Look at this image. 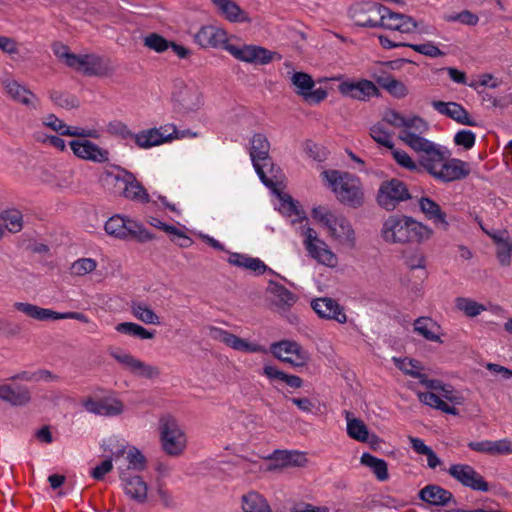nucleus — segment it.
I'll list each match as a JSON object with an SVG mask.
<instances>
[{"label":"nucleus","instance_id":"nucleus-1","mask_svg":"<svg viewBox=\"0 0 512 512\" xmlns=\"http://www.w3.org/2000/svg\"><path fill=\"white\" fill-rule=\"evenodd\" d=\"M194 41L202 48H217L223 45V48L239 61L255 64L267 65L277 58L282 57L277 52L258 45L238 46L227 42L226 32L212 25L203 26L194 35Z\"/></svg>","mask_w":512,"mask_h":512},{"label":"nucleus","instance_id":"nucleus-2","mask_svg":"<svg viewBox=\"0 0 512 512\" xmlns=\"http://www.w3.org/2000/svg\"><path fill=\"white\" fill-rule=\"evenodd\" d=\"M434 235V230L404 214L390 215L383 223L381 236L390 244H423Z\"/></svg>","mask_w":512,"mask_h":512},{"label":"nucleus","instance_id":"nucleus-3","mask_svg":"<svg viewBox=\"0 0 512 512\" xmlns=\"http://www.w3.org/2000/svg\"><path fill=\"white\" fill-rule=\"evenodd\" d=\"M352 11L356 18H359L363 13H374L379 17V20H375L374 18L366 20L359 19L358 26L360 27H381L401 33H412L418 27V23L413 17L394 12L390 8L374 1L357 2Z\"/></svg>","mask_w":512,"mask_h":512},{"label":"nucleus","instance_id":"nucleus-4","mask_svg":"<svg viewBox=\"0 0 512 512\" xmlns=\"http://www.w3.org/2000/svg\"><path fill=\"white\" fill-rule=\"evenodd\" d=\"M321 175L342 204L354 209L364 204L363 186L358 176L339 170H324Z\"/></svg>","mask_w":512,"mask_h":512},{"label":"nucleus","instance_id":"nucleus-5","mask_svg":"<svg viewBox=\"0 0 512 512\" xmlns=\"http://www.w3.org/2000/svg\"><path fill=\"white\" fill-rule=\"evenodd\" d=\"M118 173L107 172L105 181L113 186V193L138 203H149L150 196L136 176L125 168L116 167Z\"/></svg>","mask_w":512,"mask_h":512},{"label":"nucleus","instance_id":"nucleus-6","mask_svg":"<svg viewBox=\"0 0 512 512\" xmlns=\"http://www.w3.org/2000/svg\"><path fill=\"white\" fill-rule=\"evenodd\" d=\"M160 439L164 452L170 456L182 454L186 446V437L177 420L167 414L159 421Z\"/></svg>","mask_w":512,"mask_h":512},{"label":"nucleus","instance_id":"nucleus-7","mask_svg":"<svg viewBox=\"0 0 512 512\" xmlns=\"http://www.w3.org/2000/svg\"><path fill=\"white\" fill-rule=\"evenodd\" d=\"M108 132L113 135L120 136L123 139L134 138L135 143L140 148H151L168 142L172 139V134L164 135L157 128L143 130L134 134L129 130L126 124L121 121H112L108 124Z\"/></svg>","mask_w":512,"mask_h":512},{"label":"nucleus","instance_id":"nucleus-8","mask_svg":"<svg viewBox=\"0 0 512 512\" xmlns=\"http://www.w3.org/2000/svg\"><path fill=\"white\" fill-rule=\"evenodd\" d=\"M339 81L338 92L346 98L368 102L371 98H379L381 92L376 84L368 79L359 78L357 80L345 78L343 75L335 77Z\"/></svg>","mask_w":512,"mask_h":512},{"label":"nucleus","instance_id":"nucleus-9","mask_svg":"<svg viewBox=\"0 0 512 512\" xmlns=\"http://www.w3.org/2000/svg\"><path fill=\"white\" fill-rule=\"evenodd\" d=\"M173 106L183 115L197 111L202 105L201 93L195 86H188L182 79H176L172 92Z\"/></svg>","mask_w":512,"mask_h":512},{"label":"nucleus","instance_id":"nucleus-10","mask_svg":"<svg viewBox=\"0 0 512 512\" xmlns=\"http://www.w3.org/2000/svg\"><path fill=\"white\" fill-rule=\"evenodd\" d=\"M411 198L412 196L407 185L397 178H392L380 184L377 203L385 210L393 211L400 202L410 200Z\"/></svg>","mask_w":512,"mask_h":512},{"label":"nucleus","instance_id":"nucleus-11","mask_svg":"<svg viewBox=\"0 0 512 512\" xmlns=\"http://www.w3.org/2000/svg\"><path fill=\"white\" fill-rule=\"evenodd\" d=\"M14 308L38 321L75 319L83 323H88V317L81 312H56L48 308H42L37 305L25 302H15Z\"/></svg>","mask_w":512,"mask_h":512},{"label":"nucleus","instance_id":"nucleus-12","mask_svg":"<svg viewBox=\"0 0 512 512\" xmlns=\"http://www.w3.org/2000/svg\"><path fill=\"white\" fill-rule=\"evenodd\" d=\"M447 473L462 486L474 491L488 492L490 487L484 477L468 464H453Z\"/></svg>","mask_w":512,"mask_h":512},{"label":"nucleus","instance_id":"nucleus-13","mask_svg":"<svg viewBox=\"0 0 512 512\" xmlns=\"http://www.w3.org/2000/svg\"><path fill=\"white\" fill-rule=\"evenodd\" d=\"M303 234L305 236L304 245L309 255L319 263L332 266L336 261V256L327 244L318 238L316 231L311 227H306Z\"/></svg>","mask_w":512,"mask_h":512},{"label":"nucleus","instance_id":"nucleus-14","mask_svg":"<svg viewBox=\"0 0 512 512\" xmlns=\"http://www.w3.org/2000/svg\"><path fill=\"white\" fill-rule=\"evenodd\" d=\"M109 354L121 365H123L126 369H128L134 375L146 378L153 379L159 376V369L155 366L147 364L140 359H137L130 353L122 352L121 350H111Z\"/></svg>","mask_w":512,"mask_h":512},{"label":"nucleus","instance_id":"nucleus-15","mask_svg":"<svg viewBox=\"0 0 512 512\" xmlns=\"http://www.w3.org/2000/svg\"><path fill=\"white\" fill-rule=\"evenodd\" d=\"M270 150V142L268 141L267 137L262 133H256L253 135L251 139V148H250V157L253 164V167L263 183L267 188H273L274 184L272 183L270 178H267V175H265L260 166L258 165V162L261 160H267V157Z\"/></svg>","mask_w":512,"mask_h":512},{"label":"nucleus","instance_id":"nucleus-16","mask_svg":"<svg viewBox=\"0 0 512 512\" xmlns=\"http://www.w3.org/2000/svg\"><path fill=\"white\" fill-rule=\"evenodd\" d=\"M293 85L296 87V93L303 97L308 104H319L327 97V91L319 87L312 90L314 80L304 72H295L291 78Z\"/></svg>","mask_w":512,"mask_h":512},{"label":"nucleus","instance_id":"nucleus-17","mask_svg":"<svg viewBox=\"0 0 512 512\" xmlns=\"http://www.w3.org/2000/svg\"><path fill=\"white\" fill-rule=\"evenodd\" d=\"M211 336L228 347L246 353H265L266 349L256 343H250L246 339L240 338L237 335L217 327H211Z\"/></svg>","mask_w":512,"mask_h":512},{"label":"nucleus","instance_id":"nucleus-18","mask_svg":"<svg viewBox=\"0 0 512 512\" xmlns=\"http://www.w3.org/2000/svg\"><path fill=\"white\" fill-rule=\"evenodd\" d=\"M69 146L78 158L96 163H104L109 160V152L90 140H72L69 142Z\"/></svg>","mask_w":512,"mask_h":512},{"label":"nucleus","instance_id":"nucleus-19","mask_svg":"<svg viewBox=\"0 0 512 512\" xmlns=\"http://www.w3.org/2000/svg\"><path fill=\"white\" fill-rule=\"evenodd\" d=\"M418 498L431 506L444 507L450 503L457 504V501L449 490L436 485L428 484L418 492Z\"/></svg>","mask_w":512,"mask_h":512},{"label":"nucleus","instance_id":"nucleus-20","mask_svg":"<svg viewBox=\"0 0 512 512\" xmlns=\"http://www.w3.org/2000/svg\"><path fill=\"white\" fill-rule=\"evenodd\" d=\"M311 307L320 318L335 320L341 324L347 321L343 308L332 298L314 299L311 302Z\"/></svg>","mask_w":512,"mask_h":512},{"label":"nucleus","instance_id":"nucleus-21","mask_svg":"<svg viewBox=\"0 0 512 512\" xmlns=\"http://www.w3.org/2000/svg\"><path fill=\"white\" fill-rule=\"evenodd\" d=\"M431 104L440 114L451 118L459 124L472 127L477 126V122L470 117L468 111L459 103L434 100Z\"/></svg>","mask_w":512,"mask_h":512},{"label":"nucleus","instance_id":"nucleus-22","mask_svg":"<svg viewBox=\"0 0 512 512\" xmlns=\"http://www.w3.org/2000/svg\"><path fill=\"white\" fill-rule=\"evenodd\" d=\"M470 174L469 164L457 158L443 161L436 179L448 183L466 178Z\"/></svg>","mask_w":512,"mask_h":512},{"label":"nucleus","instance_id":"nucleus-23","mask_svg":"<svg viewBox=\"0 0 512 512\" xmlns=\"http://www.w3.org/2000/svg\"><path fill=\"white\" fill-rule=\"evenodd\" d=\"M420 211L425 215V218L431 221L436 227L447 231L449 229V222L447 221V214L442 210L440 205L430 197L423 196L418 200Z\"/></svg>","mask_w":512,"mask_h":512},{"label":"nucleus","instance_id":"nucleus-24","mask_svg":"<svg viewBox=\"0 0 512 512\" xmlns=\"http://www.w3.org/2000/svg\"><path fill=\"white\" fill-rule=\"evenodd\" d=\"M119 477L124 484V491L128 496L138 503L146 501L148 486L141 476H131L127 470H122Z\"/></svg>","mask_w":512,"mask_h":512},{"label":"nucleus","instance_id":"nucleus-25","mask_svg":"<svg viewBox=\"0 0 512 512\" xmlns=\"http://www.w3.org/2000/svg\"><path fill=\"white\" fill-rule=\"evenodd\" d=\"M83 406L88 412L101 416H117L124 411V405L118 399L88 398L83 402Z\"/></svg>","mask_w":512,"mask_h":512},{"label":"nucleus","instance_id":"nucleus-26","mask_svg":"<svg viewBox=\"0 0 512 512\" xmlns=\"http://www.w3.org/2000/svg\"><path fill=\"white\" fill-rule=\"evenodd\" d=\"M449 155V151L447 149H442L436 144L432 147V149L427 150L426 153H423L419 156V168L420 171L425 170L431 176L436 179V175L439 170H436L437 166H441L443 161Z\"/></svg>","mask_w":512,"mask_h":512},{"label":"nucleus","instance_id":"nucleus-27","mask_svg":"<svg viewBox=\"0 0 512 512\" xmlns=\"http://www.w3.org/2000/svg\"><path fill=\"white\" fill-rule=\"evenodd\" d=\"M111 68L109 60L97 56L95 54H85L81 72L86 76H106L110 73Z\"/></svg>","mask_w":512,"mask_h":512},{"label":"nucleus","instance_id":"nucleus-28","mask_svg":"<svg viewBox=\"0 0 512 512\" xmlns=\"http://www.w3.org/2000/svg\"><path fill=\"white\" fill-rule=\"evenodd\" d=\"M269 459L274 460L279 467H303L307 463L305 453L296 450H275Z\"/></svg>","mask_w":512,"mask_h":512},{"label":"nucleus","instance_id":"nucleus-29","mask_svg":"<svg viewBox=\"0 0 512 512\" xmlns=\"http://www.w3.org/2000/svg\"><path fill=\"white\" fill-rule=\"evenodd\" d=\"M219 12L230 22H248L247 13L232 0H211Z\"/></svg>","mask_w":512,"mask_h":512},{"label":"nucleus","instance_id":"nucleus-30","mask_svg":"<svg viewBox=\"0 0 512 512\" xmlns=\"http://www.w3.org/2000/svg\"><path fill=\"white\" fill-rule=\"evenodd\" d=\"M6 93L14 100L26 106H33L32 99L37 100V97L34 93L28 90L26 87L22 86L15 80H6L3 82Z\"/></svg>","mask_w":512,"mask_h":512},{"label":"nucleus","instance_id":"nucleus-31","mask_svg":"<svg viewBox=\"0 0 512 512\" xmlns=\"http://www.w3.org/2000/svg\"><path fill=\"white\" fill-rule=\"evenodd\" d=\"M332 236L343 240L353 246L355 244V232L345 217H334L330 227H328Z\"/></svg>","mask_w":512,"mask_h":512},{"label":"nucleus","instance_id":"nucleus-32","mask_svg":"<svg viewBox=\"0 0 512 512\" xmlns=\"http://www.w3.org/2000/svg\"><path fill=\"white\" fill-rule=\"evenodd\" d=\"M414 331L426 340L441 343L439 336L440 326L428 317H419L414 322Z\"/></svg>","mask_w":512,"mask_h":512},{"label":"nucleus","instance_id":"nucleus-33","mask_svg":"<svg viewBox=\"0 0 512 512\" xmlns=\"http://www.w3.org/2000/svg\"><path fill=\"white\" fill-rule=\"evenodd\" d=\"M242 512H272L267 500L258 492L242 496Z\"/></svg>","mask_w":512,"mask_h":512},{"label":"nucleus","instance_id":"nucleus-34","mask_svg":"<svg viewBox=\"0 0 512 512\" xmlns=\"http://www.w3.org/2000/svg\"><path fill=\"white\" fill-rule=\"evenodd\" d=\"M269 289L271 293H273L277 297V305L281 307L283 310L290 309V307H292L298 300V296L296 294H294L285 286L276 281H269Z\"/></svg>","mask_w":512,"mask_h":512},{"label":"nucleus","instance_id":"nucleus-35","mask_svg":"<svg viewBox=\"0 0 512 512\" xmlns=\"http://www.w3.org/2000/svg\"><path fill=\"white\" fill-rule=\"evenodd\" d=\"M131 220L120 215H114L106 221L104 229L111 236L119 239H128V228Z\"/></svg>","mask_w":512,"mask_h":512},{"label":"nucleus","instance_id":"nucleus-36","mask_svg":"<svg viewBox=\"0 0 512 512\" xmlns=\"http://www.w3.org/2000/svg\"><path fill=\"white\" fill-rule=\"evenodd\" d=\"M347 421V434L350 438L363 442L369 439V430L366 424L358 418L352 417V413L345 411Z\"/></svg>","mask_w":512,"mask_h":512},{"label":"nucleus","instance_id":"nucleus-37","mask_svg":"<svg viewBox=\"0 0 512 512\" xmlns=\"http://www.w3.org/2000/svg\"><path fill=\"white\" fill-rule=\"evenodd\" d=\"M115 330L121 334L128 335L137 339L146 340L155 337V330H148L134 322H122L115 326Z\"/></svg>","mask_w":512,"mask_h":512},{"label":"nucleus","instance_id":"nucleus-38","mask_svg":"<svg viewBox=\"0 0 512 512\" xmlns=\"http://www.w3.org/2000/svg\"><path fill=\"white\" fill-rule=\"evenodd\" d=\"M263 375L270 380L283 381L291 388H301L303 386V379L301 377L287 374L272 365H265L263 367Z\"/></svg>","mask_w":512,"mask_h":512},{"label":"nucleus","instance_id":"nucleus-39","mask_svg":"<svg viewBox=\"0 0 512 512\" xmlns=\"http://www.w3.org/2000/svg\"><path fill=\"white\" fill-rule=\"evenodd\" d=\"M360 462L371 468L379 481H386L389 478L388 465L385 460L377 458L370 453H363Z\"/></svg>","mask_w":512,"mask_h":512},{"label":"nucleus","instance_id":"nucleus-40","mask_svg":"<svg viewBox=\"0 0 512 512\" xmlns=\"http://www.w3.org/2000/svg\"><path fill=\"white\" fill-rule=\"evenodd\" d=\"M131 312L139 321L148 325H159V316L144 302H135L131 304Z\"/></svg>","mask_w":512,"mask_h":512},{"label":"nucleus","instance_id":"nucleus-41","mask_svg":"<svg viewBox=\"0 0 512 512\" xmlns=\"http://www.w3.org/2000/svg\"><path fill=\"white\" fill-rule=\"evenodd\" d=\"M400 139L409 145L413 150L422 152V154L426 153L427 150L432 149V147L435 145L432 141L409 130H403L401 132Z\"/></svg>","mask_w":512,"mask_h":512},{"label":"nucleus","instance_id":"nucleus-42","mask_svg":"<svg viewBox=\"0 0 512 512\" xmlns=\"http://www.w3.org/2000/svg\"><path fill=\"white\" fill-rule=\"evenodd\" d=\"M379 87L386 90L392 97L396 99L405 98L409 90L407 86L400 80L392 77L391 79H380Z\"/></svg>","mask_w":512,"mask_h":512},{"label":"nucleus","instance_id":"nucleus-43","mask_svg":"<svg viewBox=\"0 0 512 512\" xmlns=\"http://www.w3.org/2000/svg\"><path fill=\"white\" fill-rule=\"evenodd\" d=\"M279 199H280V206L279 211L286 215V216H292L297 215L299 217L298 221H302L306 219V216L304 212L299 209L297 205V201H295L289 194L279 193Z\"/></svg>","mask_w":512,"mask_h":512},{"label":"nucleus","instance_id":"nucleus-44","mask_svg":"<svg viewBox=\"0 0 512 512\" xmlns=\"http://www.w3.org/2000/svg\"><path fill=\"white\" fill-rule=\"evenodd\" d=\"M0 219L6 223V228L11 233H17L23 228V216L19 210H4L0 213Z\"/></svg>","mask_w":512,"mask_h":512},{"label":"nucleus","instance_id":"nucleus-45","mask_svg":"<svg viewBox=\"0 0 512 512\" xmlns=\"http://www.w3.org/2000/svg\"><path fill=\"white\" fill-rule=\"evenodd\" d=\"M31 401V393L28 387L18 385L16 387L11 386V392L8 393V397L5 402L12 406H25Z\"/></svg>","mask_w":512,"mask_h":512},{"label":"nucleus","instance_id":"nucleus-46","mask_svg":"<svg viewBox=\"0 0 512 512\" xmlns=\"http://www.w3.org/2000/svg\"><path fill=\"white\" fill-rule=\"evenodd\" d=\"M262 172L267 175V178H270L272 183L274 184L273 190L276 189V184L282 179V170L281 168L274 163L272 157L268 155L267 160H261L258 162Z\"/></svg>","mask_w":512,"mask_h":512},{"label":"nucleus","instance_id":"nucleus-47","mask_svg":"<svg viewBox=\"0 0 512 512\" xmlns=\"http://www.w3.org/2000/svg\"><path fill=\"white\" fill-rule=\"evenodd\" d=\"M50 99L58 106L66 109L77 108L80 103L78 98L75 95L52 90L50 91Z\"/></svg>","mask_w":512,"mask_h":512},{"label":"nucleus","instance_id":"nucleus-48","mask_svg":"<svg viewBox=\"0 0 512 512\" xmlns=\"http://www.w3.org/2000/svg\"><path fill=\"white\" fill-rule=\"evenodd\" d=\"M129 225L128 238L135 239L141 243L151 241L155 238V236L148 231L143 224L131 220Z\"/></svg>","mask_w":512,"mask_h":512},{"label":"nucleus","instance_id":"nucleus-49","mask_svg":"<svg viewBox=\"0 0 512 512\" xmlns=\"http://www.w3.org/2000/svg\"><path fill=\"white\" fill-rule=\"evenodd\" d=\"M126 459L128 461V468L135 471H143L146 468L147 459L143 453L136 447L132 446L128 449Z\"/></svg>","mask_w":512,"mask_h":512},{"label":"nucleus","instance_id":"nucleus-50","mask_svg":"<svg viewBox=\"0 0 512 512\" xmlns=\"http://www.w3.org/2000/svg\"><path fill=\"white\" fill-rule=\"evenodd\" d=\"M144 45L157 53H163L169 49L171 41L158 33H150L144 38Z\"/></svg>","mask_w":512,"mask_h":512},{"label":"nucleus","instance_id":"nucleus-51","mask_svg":"<svg viewBox=\"0 0 512 512\" xmlns=\"http://www.w3.org/2000/svg\"><path fill=\"white\" fill-rule=\"evenodd\" d=\"M370 135L375 142L388 148L393 149L394 144L391 140V134L386 131L382 124L377 123L370 128Z\"/></svg>","mask_w":512,"mask_h":512},{"label":"nucleus","instance_id":"nucleus-52","mask_svg":"<svg viewBox=\"0 0 512 512\" xmlns=\"http://www.w3.org/2000/svg\"><path fill=\"white\" fill-rule=\"evenodd\" d=\"M496 257L501 266H509L512 261V240L507 238L496 245Z\"/></svg>","mask_w":512,"mask_h":512},{"label":"nucleus","instance_id":"nucleus-53","mask_svg":"<svg viewBox=\"0 0 512 512\" xmlns=\"http://www.w3.org/2000/svg\"><path fill=\"white\" fill-rule=\"evenodd\" d=\"M300 344L292 340H282L274 342L270 346V351L277 359H282L283 353L293 354Z\"/></svg>","mask_w":512,"mask_h":512},{"label":"nucleus","instance_id":"nucleus-54","mask_svg":"<svg viewBox=\"0 0 512 512\" xmlns=\"http://www.w3.org/2000/svg\"><path fill=\"white\" fill-rule=\"evenodd\" d=\"M444 20L447 22H459L467 26H476L479 22V17L469 10H463L459 13L445 15Z\"/></svg>","mask_w":512,"mask_h":512},{"label":"nucleus","instance_id":"nucleus-55","mask_svg":"<svg viewBox=\"0 0 512 512\" xmlns=\"http://www.w3.org/2000/svg\"><path fill=\"white\" fill-rule=\"evenodd\" d=\"M457 307L469 317L478 316L482 311L486 310L484 305L467 298H458Z\"/></svg>","mask_w":512,"mask_h":512},{"label":"nucleus","instance_id":"nucleus-56","mask_svg":"<svg viewBox=\"0 0 512 512\" xmlns=\"http://www.w3.org/2000/svg\"><path fill=\"white\" fill-rule=\"evenodd\" d=\"M97 267V262L92 258H81L76 260L71 266V273L77 276H83L92 272Z\"/></svg>","mask_w":512,"mask_h":512},{"label":"nucleus","instance_id":"nucleus-57","mask_svg":"<svg viewBox=\"0 0 512 512\" xmlns=\"http://www.w3.org/2000/svg\"><path fill=\"white\" fill-rule=\"evenodd\" d=\"M407 47L413 49L414 51L422 54V55H425V56H428V57H431V58H437V57H441V56H444L445 53L440 50L436 45H434L433 42H426V43H423V44H407Z\"/></svg>","mask_w":512,"mask_h":512},{"label":"nucleus","instance_id":"nucleus-58","mask_svg":"<svg viewBox=\"0 0 512 512\" xmlns=\"http://www.w3.org/2000/svg\"><path fill=\"white\" fill-rule=\"evenodd\" d=\"M476 142V135L471 130H460L454 136V143L457 146H462L464 149H471Z\"/></svg>","mask_w":512,"mask_h":512},{"label":"nucleus","instance_id":"nucleus-59","mask_svg":"<svg viewBox=\"0 0 512 512\" xmlns=\"http://www.w3.org/2000/svg\"><path fill=\"white\" fill-rule=\"evenodd\" d=\"M392 155L398 165L410 171L420 172V168L418 167V165L411 159V157L404 150L394 149L392 151Z\"/></svg>","mask_w":512,"mask_h":512},{"label":"nucleus","instance_id":"nucleus-60","mask_svg":"<svg viewBox=\"0 0 512 512\" xmlns=\"http://www.w3.org/2000/svg\"><path fill=\"white\" fill-rule=\"evenodd\" d=\"M245 264L244 268L249 269L251 271H254L256 274L261 275L267 270L271 273H274V271L270 268H268L265 263L260 260L259 258H253L250 256H246V259H244Z\"/></svg>","mask_w":512,"mask_h":512},{"label":"nucleus","instance_id":"nucleus-61","mask_svg":"<svg viewBox=\"0 0 512 512\" xmlns=\"http://www.w3.org/2000/svg\"><path fill=\"white\" fill-rule=\"evenodd\" d=\"M112 469H113L112 458L108 457L107 459L102 461L99 465L94 467L91 470L90 475L95 480H102L105 477V475L107 473H109Z\"/></svg>","mask_w":512,"mask_h":512},{"label":"nucleus","instance_id":"nucleus-62","mask_svg":"<svg viewBox=\"0 0 512 512\" xmlns=\"http://www.w3.org/2000/svg\"><path fill=\"white\" fill-rule=\"evenodd\" d=\"M60 135L63 136H77V137H91V138H97L98 134L96 130H85L81 129L79 127H70L67 126L63 130V132H60Z\"/></svg>","mask_w":512,"mask_h":512},{"label":"nucleus","instance_id":"nucleus-63","mask_svg":"<svg viewBox=\"0 0 512 512\" xmlns=\"http://www.w3.org/2000/svg\"><path fill=\"white\" fill-rule=\"evenodd\" d=\"M313 219L323 223L327 228L330 227L334 216L324 207L318 206L312 210Z\"/></svg>","mask_w":512,"mask_h":512},{"label":"nucleus","instance_id":"nucleus-64","mask_svg":"<svg viewBox=\"0 0 512 512\" xmlns=\"http://www.w3.org/2000/svg\"><path fill=\"white\" fill-rule=\"evenodd\" d=\"M512 453V441L501 439L493 441V455H507Z\"/></svg>","mask_w":512,"mask_h":512}]
</instances>
